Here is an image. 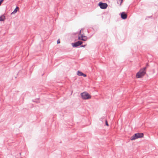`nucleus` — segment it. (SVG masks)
<instances>
[{"mask_svg": "<svg viewBox=\"0 0 158 158\" xmlns=\"http://www.w3.org/2000/svg\"><path fill=\"white\" fill-rule=\"evenodd\" d=\"M60 40L59 39L57 41V44H60Z\"/></svg>", "mask_w": 158, "mask_h": 158, "instance_id": "14", "label": "nucleus"}, {"mask_svg": "<svg viewBox=\"0 0 158 158\" xmlns=\"http://www.w3.org/2000/svg\"><path fill=\"white\" fill-rule=\"evenodd\" d=\"M81 95L82 98L84 99H88L91 98V96L86 92L82 93Z\"/></svg>", "mask_w": 158, "mask_h": 158, "instance_id": "3", "label": "nucleus"}, {"mask_svg": "<svg viewBox=\"0 0 158 158\" xmlns=\"http://www.w3.org/2000/svg\"><path fill=\"white\" fill-rule=\"evenodd\" d=\"M82 44V42L81 41H78L77 42H75L73 44V47H77L79 45H81Z\"/></svg>", "mask_w": 158, "mask_h": 158, "instance_id": "6", "label": "nucleus"}, {"mask_svg": "<svg viewBox=\"0 0 158 158\" xmlns=\"http://www.w3.org/2000/svg\"><path fill=\"white\" fill-rule=\"evenodd\" d=\"M143 134L142 133H136L131 136V140H134L138 138H142L143 137Z\"/></svg>", "mask_w": 158, "mask_h": 158, "instance_id": "2", "label": "nucleus"}, {"mask_svg": "<svg viewBox=\"0 0 158 158\" xmlns=\"http://www.w3.org/2000/svg\"><path fill=\"white\" fill-rule=\"evenodd\" d=\"M105 122H106V125L107 126H109V125H108V122H107V120H106V121Z\"/></svg>", "mask_w": 158, "mask_h": 158, "instance_id": "12", "label": "nucleus"}, {"mask_svg": "<svg viewBox=\"0 0 158 158\" xmlns=\"http://www.w3.org/2000/svg\"><path fill=\"white\" fill-rule=\"evenodd\" d=\"M123 1V0H118V3L121 6Z\"/></svg>", "mask_w": 158, "mask_h": 158, "instance_id": "11", "label": "nucleus"}, {"mask_svg": "<svg viewBox=\"0 0 158 158\" xmlns=\"http://www.w3.org/2000/svg\"><path fill=\"white\" fill-rule=\"evenodd\" d=\"M99 6L100 8L102 9H106L107 6V4L106 3H103L101 2H100L99 3Z\"/></svg>", "mask_w": 158, "mask_h": 158, "instance_id": "5", "label": "nucleus"}, {"mask_svg": "<svg viewBox=\"0 0 158 158\" xmlns=\"http://www.w3.org/2000/svg\"><path fill=\"white\" fill-rule=\"evenodd\" d=\"M121 17L123 19H125L127 18V15L124 12H123L121 14Z\"/></svg>", "mask_w": 158, "mask_h": 158, "instance_id": "7", "label": "nucleus"}, {"mask_svg": "<svg viewBox=\"0 0 158 158\" xmlns=\"http://www.w3.org/2000/svg\"><path fill=\"white\" fill-rule=\"evenodd\" d=\"M85 45H84V46H82V47H85Z\"/></svg>", "mask_w": 158, "mask_h": 158, "instance_id": "15", "label": "nucleus"}, {"mask_svg": "<svg viewBox=\"0 0 158 158\" xmlns=\"http://www.w3.org/2000/svg\"><path fill=\"white\" fill-rule=\"evenodd\" d=\"M19 10V8L18 7H17L14 10L13 12L12 13H16L17 10Z\"/></svg>", "mask_w": 158, "mask_h": 158, "instance_id": "10", "label": "nucleus"}, {"mask_svg": "<svg viewBox=\"0 0 158 158\" xmlns=\"http://www.w3.org/2000/svg\"><path fill=\"white\" fill-rule=\"evenodd\" d=\"M5 19V17L4 16L2 15L0 17V21H3Z\"/></svg>", "mask_w": 158, "mask_h": 158, "instance_id": "9", "label": "nucleus"}, {"mask_svg": "<svg viewBox=\"0 0 158 158\" xmlns=\"http://www.w3.org/2000/svg\"><path fill=\"white\" fill-rule=\"evenodd\" d=\"M3 0H0V5H1L2 2H3Z\"/></svg>", "mask_w": 158, "mask_h": 158, "instance_id": "13", "label": "nucleus"}, {"mask_svg": "<svg viewBox=\"0 0 158 158\" xmlns=\"http://www.w3.org/2000/svg\"><path fill=\"white\" fill-rule=\"evenodd\" d=\"M82 30H81L80 32V34L78 35V39L79 40L83 41H86L87 40V38L86 36H84L83 35L81 34Z\"/></svg>", "mask_w": 158, "mask_h": 158, "instance_id": "4", "label": "nucleus"}, {"mask_svg": "<svg viewBox=\"0 0 158 158\" xmlns=\"http://www.w3.org/2000/svg\"><path fill=\"white\" fill-rule=\"evenodd\" d=\"M77 75L79 76H84V77H86V74L83 73H82L79 71H77Z\"/></svg>", "mask_w": 158, "mask_h": 158, "instance_id": "8", "label": "nucleus"}, {"mask_svg": "<svg viewBox=\"0 0 158 158\" xmlns=\"http://www.w3.org/2000/svg\"><path fill=\"white\" fill-rule=\"evenodd\" d=\"M146 67L140 69L136 73V77L137 78H142L146 73Z\"/></svg>", "mask_w": 158, "mask_h": 158, "instance_id": "1", "label": "nucleus"}]
</instances>
